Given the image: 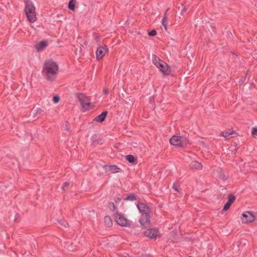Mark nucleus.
I'll list each match as a JSON object with an SVG mask.
<instances>
[{
  "instance_id": "obj_1",
  "label": "nucleus",
  "mask_w": 257,
  "mask_h": 257,
  "mask_svg": "<svg viewBox=\"0 0 257 257\" xmlns=\"http://www.w3.org/2000/svg\"><path fill=\"white\" fill-rule=\"evenodd\" d=\"M43 70L45 72L47 80L53 81L58 73V66L53 61L49 60L44 63Z\"/></svg>"
},
{
  "instance_id": "obj_2",
  "label": "nucleus",
  "mask_w": 257,
  "mask_h": 257,
  "mask_svg": "<svg viewBox=\"0 0 257 257\" xmlns=\"http://www.w3.org/2000/svg\"><path fill=\"white\" fill-rule=\"evenodd\" d=\"M25 3L26 6L24 11L28 20L30 23H33L37 20L35 7L33 3L30 0H25Z\"/></svg>"
},
{
  "instance_id": "obj_3",
  "label": "nucleus",
  "mask_w": 257,
  "mask_h": 257,
  "mask_svg": "<svg viewBox=\"0 0 257 257\" xmlns=\"http://www.w3.org/2000/svg\"><path fill=\"white\" fill-rule=\"evenodd\" d=\"M170 143L171 145L178 147H184L190 144L187 138L183 136H173L170 139Z\"/></svg>"
},
{
  "instance_id": "obj_4",
  "label": "nucleus",
  "mask_w": 257,
  "mask_h": 257,
  "mask_svg": "<svg viewBox=\"0 0 257 257\" xmlns=\"http://www.w3.org/2000/svg\"><path fill=\"white\" fill-rule=\"evenodd\" d=\"M115 220L117 223L121 226L129 227L130 226V220L121 214H116L115 215Z\"/></svg>"
},
{
  "instance_id": "obj_5",
  "label": "nucleus",
  "mask_w": 257,
  "mask_h": 257,
  "mask_svg": "<svg viewBox=\"0 0 257 257\" xmlns=\"http://www.w3.org/2000/svg\"><path fill=\"white\" fill-rule=\"evenodd\" d=\"M77 97L80 102L82 107L85 109V110H89L90 102L86 101V99H88V98L83 93H77Z\"/></svg>"
},
{
  "instance_id": "obj_6",
  "label": "nucleus",
  "mask_w": 257,
  "mask_h": 257,
  "mask_svg": "<svg viewBox=\"0 0 257 257\" xmlns=\"http://www.w3.org/2000/svg\"><path fill=\"white\" fill-rule=\"evenodd\" d=\"M139 222L144 228L150 227L151 226L150 213H146V212L142 213Z\"/></svg>"
},
{
  "instance_id": "obj_7",
  "label": "nucleus",
  "mask_w": 257,
  "mask_h": 257,
  "mask_svg": "<svg viewBox=\"0 0 257 257\" xmlns=\"http://www.w3.org/2000/svg\"><path fill=\"white\" fill-rule=\"evenodd\" d=\"M242 216L241 220L243 223L252 222L255 220V217L251 211L244 212L242 213Z\"/></svg>"
},
{
  "instance_id": "obj_8",
  "label": "nucleus",
  "mask_w": 257,
  "mask_h": 257,
  "mask_svg": "<svg viewBox=\"0 0 257 257\" xmlns=\"http://www.w3.org/2000/svg\"><path fill=\"white\" fill-rule=\"evenodd\" d=\"M145 236L150 237L151 239H156L159 236V230L157 228H150L144 232Z\"/></svg>"
},
{
  "instance_id": "obj_9",
  "label": "nucleus",
  "mask_w": 257,
  "mask_h": 257,
  "mask_svg": "<svg viewBox=\"0 0 257 257\" xmlns=\"http://www.w3.org/2000/svg\"><path fill=\"white\" fill-rule=\"evenodd\" d=\"M107 51V48L102 46H99L96 52V58L98 60L101 59Z\"/></svg>"
},
{
  "instance_id": "obj_10",
  "label": "nucleus",
  "mask_w": 257,
  "mask_h": 257,
  "mask_svg": "<svg viewBox=\"0 0 257 257\" xmlns=\"http://www.w3.org/2000/svg\"><path fill=\"white\" fill-rule=\"evenodd\" d=\"M158 68L164 75H168L171 73V68L165 62V64L159 65Z\"/></svg>"
},
{
  "instance_id": "obj_11",
  "label": "nucleus",
  "mask_w": 257,
  "mask_h": 257,
  "mask_svg": "<svg viewBox=\"0 0 257 257\" xmlns=\"http://www.w3.org/2000/svg\"><path fill=\"white\" fill-rule=\"evenodd\" d=\"M137 208L140 212L142 213H145V212L146 213H150V208L147 205L142 202L138 203L137 204Z\"/></svg>"
},
{
  "instance_id": "obj_12",
  "label": "nucleus",
  "mask_w": 257,
  "mask_h": 257,
  "mask_svg": "<svg viewBox=\"0 0 257 257\" xmlns=\"http://www.w3.org/2000/svg\"><path fill=\"white\" fill-rule=\"evenodd\" d=\"M235 197L233 195H229L228 197V201L224 205L223 210L224 211L227 210L230 207L231 205L234 202Z\"/></svg>"
},
{
  "instance_id": "obj_13",
  "label": "nucleus",
  "mask_w": 257,
  "mask_h": 257,
  "mask_svg": "<svg viewBox=\"0 0 257 257\" xmlns=\"http://www.w3.org/2000/svg\"><path fill=\"white\" fill-rule=\"evenodd\" d=\"M107 114V111H103L100 115H98L94 119V120L96 122H102L104 121L106 115Z\"/></svg>"
},
{
  "instance_id": "obj_14",
  "label": "nucleus",
  "mask_w": 257,
  "mask_h": 257,
  "mask_svg": "<svg viewBox=\"0 0 257 257\" xmlns=\"http://www.w3.org/2000/svg\"><path fill=\"white\" fill-rule=\"evenodd\" d=\"M190 168L192 169L201 170L202 169V165L197 161H192L190 164Z\"/></svg>"
},
{
  "instance_id": "obj_15",
  "label": "nucleus",
  "mask_w": 257,
  "mask_h": 257,
  "mask_svg": "<svg viewBox=\"0 0 257 257\" xmlns=\"http://www.w3.org/2000/svg\"><path fill=\"white\" fill-rule=\"evenodd\" d=\"M47 46V43L46 41H42L36 45V48L38 50H42L45 48Z\"/></svg>"
},
{
  "instance_id": "obj_16",
  "label": "nucleus",
  "mask_w": 257,
  "mask_h": 257,
  "mask_svg": "<svg viewBox=\"0 0 257 257\" xmlns=\"http://www.w3.org/2000/svg\"><path fill=\"white\" fill-rule=\"evenodd\" d=\"M126 160L130 163L137 164V159L132 155H128L126 156Z\"/></svg>"
},
{
  "instance_id": "obj_17",
  "label": "nucleus",
  "mask_w": 257,
  "mask_h": 257,
  "mask_svg": "<svg viewBox=\"0 0 257 257\" xmlns=\"http://www.w3.org/2000/svg\"><path fill=\"white\" fill-rule=\"evenodd\" d=\"M169 9H167L165 12L164 17L162 20V24L164 27L165 30L167 31V24H168V18L167 17V12L168 11Z\"/></svg>"
},
{
  "instance_id": "obj_18",
  "label": "nucleus",
  "mask_w": 257,
  "mask_h": 257,
  "mask_svg": "<svg viewBox=\"0 0 257 257\" xmlns=\"http://www.w3.org/2000/svg\"><path fill=\"white\" fill-rule=\"evenodd\" d=\"M104 221L105 226L107 227H110L112 225V219L110 217L108 216H106L104 217Z\"/></svg>"
},
{
  "instance_id": "obj_19",
  "label": "nucleus",
  "mask_w": 257,
  "mask_h": 257,
  "mask_svg": "<svg viewBox=\"0 0 257 257\" xmlns=\"http://www.w3.org/2000/svg\"><path fill=\"white\" fill-rule=\"evenodd\" d=\"M121 169L118 168L116 165H111L109 166V171L112 173H118L121 172Z\"/></svg>"
},
{
  "instance_id": "obj_20",
  "label": "nucleus",
  "mask_w": 257,
  "mask_h": 257,
  "mask_svg": "<svg viewBox=\"0 0 257 257\" xmlns=\"http://www.w3.org/2000/svg\"><path fill=\"white\" fill-rule=\"evenodd\" d=\"M235 131H226L221 133V136L224 137L225 139H227L229 136L235 134Z\"/></svg>"
},
{
  "instance_id": "obj_21",
  "label": "nucleus",
  "mask_w": 257,
  "mask_h": 257,
  "mask_svg": "<svg viewBox=\"0 0 257 257\" xmlns=\"http://www.w3.org/2000/svg\"><path fill=\"white\" fill-rule=\"evenodd\" d=\"M76 5V1L75 0H71L68 4V8L69 10L74 11L75 10Z\"/></svg>"
},
{
  "instance_id": "obj_22",
  "label": "nucleus",
  "mask_w": 257,
  "mask_h": 257,
  "mask_svg": "<svg viewBox=\"0 0 257 257\" xmlns=\"http://www.w3.org/2000/svg\"><path fill=\"white\" fill-rule=\"evenodd\" d=\"M137 199V197L134 194H129L126 198L124 199L125 200L134 201Z\"/></svg>"
},
{
  "instance_id": "obj_23",
  "label": "nucleus",
  "mask_w": 257,
  "mask_h": 257,
  "mask_svg": "<svg viewBox=\"0 0 257 257\" xmlns=\"http://www.w3.org/2000/svg\"><path fill=\"white\" fill-rule=\"evenodd\" d=\"M219 178L220 179H222L223 181L226 180L227 178L226 177L225 174H224L223 170L221 168L219 169Z\"/></svg>"
},
{
  "instance_id": "obj_24",
  "label": "nucleus",
  "mask_w": 257,
  "mask_h": 257,
  "mask_svg": "<svg viewBox=\"0 0 257 257\" xmlns=\"http://www.w3.org/2000/svg\"><path fill=\"white\" fill-rule=\"evenodd\" d=\"M108 206L109 209L111 211H114L115 209V206L114 203L113 202H109L108 204Z\"/></svg>"
},
{
  "instance_id": "obj_25",
  "label": "nucleus",
  "mask_w": 257,
  "mask_h": 257,
  "mask_svg": "<svg viewBox=\"0 0 257 257\" xmlns=\"http://www.w3.org/2000/svg\"><path fill=\"white\" fill-rule=\"evenodd\" d=\"M160 60V59L158 57H157L156 55H154L153 56V62L154 64V65L155 64H156L157 63H158V61Z\"/></svg>"
},
{
  "instance_id": "obj_26",
  "label": "nucleus",
  "mask_w": 257,
  "mask_h": 257,
  "mask_svg": "<svg viewBox=\"0 0 257 257\" xmlns=\"http://www.w3.org/2000/svg\"><path fill=\"white\" fill-rule=\"evenodd\" d=\"M179 187V184L178 183L176 182L174 183L173 185V188L177 192H179V190H178V188Z\"/></svg>"
},
{
  "instance_id": "obj_27",
  "label": "nucleus",
  "mask_w": 257,
  "mask_h": 257,
  "mask_svg": "<svg viewBox=\"0 0 257 257\" xmlns=\"http://www.w3.org/2000/svg\"><path fill=\"white\" fill-rule=\"evenodd\" d=\"M60 100V97L58 95H55L53 97V101L54 103H57Z\"/></svg>"
},
{
  "instance_id": "obj_28",
  "label": "nucleus",
  "mask_w": 257,
  "mask_h": 257,
  "mask_svg": "<svg viewBox=\"0 0 257 257\" xmlns=\"http://www.w3.org/2000/svg\"><path fill=\"white\" fill-rule=\"evenodd\" d=\"M148 35L150 36H155L157 35V32L155 30H153L151 32H149Z\"/></svg>"
},
{
  "instance_id": "obj_29",
  "label": "nucleus",
  "mask_w": 257,
  "mask_h": 257,
  "mask_svg": "<svg viewBox=\"0 0 257 257\" xmlns=\"http://www.w3.org/2000/svg\"><path fill=\"white\" fill-rule=\"evenodd\" d=\"M161 64H165V62H164V61H162L160 59V61H158V63H157L156 64H155V65L158 68L159 67V65H160Z\"/></svg>"
},
{
  "instance_id": "obj_30",
  "label": "nucleus",
  "mask_w": 257,
  "mask_h": 257,
  "mask_svg": "<svg viewBox=\"0 0 257 257\" xmlns=\"http://www.w3.org/2000/svg\"><path fill=\"white\" fill-rule=\"evenodd\" d=\"M252 135H257V127H253L251 132Z\"/></svg>"
},
{
  "instance_id": "obj_31",
  "label": "nucleus",
  "mask_w": 257,
  "mask_h": 257,
  "mask_svg": "<svg viewBox=\"0 0 257 257\" xmlns=\"http://www.w3.org/2000/svg\"><path fill=\"white\" fill-rule=\"evenodd\" d=\"M19 218V214L18 213H16L15 215V218L14 219V221L15 222L17 221V219Z\"/></svg>"
},
{
  "instance_id": "obj_32",
  "label": "nucleus",
  "mask_w": 257,
  "mask_h": 257,
  "mask_svg": "<svg viewBox=\"0 0 257 257\" xmlns=\"http://www.w3.org/2000/svg\"><path fill=\"white\" fill-rule=\"evenodd\" d=\"M69 185V183L68 182H65L63 185V187H62V189L63 190H64V188L65 187H68V186Z\"/></svg>"
},
{
  "instance_id": "obj_33",
  "label": "nucleus",
  "mask_w": 257,
  "mask_h": 257,
  "mask_svg": "<svg viewBox=\"0 0 257 257\" xmlns=\"http://www.w3.org/2000/svg\"><path fill=\"white\" fill-rule=\"evenodd\" d=\"M94 39L96 42H98L100 41L99 36L98 35L95 36Z\"/></svg>"
},
{
  "instance_id": "obj_34",
  "label": "nucleus",
  "mask_w": 257,
  "mask_h": 257,
  "mask_svg": "<svg viewBox=\"0 0 257 257\" xmlns=\"http://www.w3.org/2000/svg\"><path fill=\"white\" fill-rule=\"evenodd\" d=\"M69 124L68 122H66L65 124V129L67 131H69L70 128H69Z\"/></svg>"
},
{
  "instance_id": "obj_35",
  "label": "nucleus",
  "mask_w": 257,
  "mask_h": 257,
  "mask_svg": "<svg viewBox=\"0 0 257 257\" xmlns=\"http://www.w3.org/2000/svg\"><path fill=\"white\" fill-rule=\"evenodd\" d=\"M103 92L105 94H106V95L108 94V93H109L108 89H107V88H104V89H103Z\"/></svg>"
},
{
  "instance_id": "obj_36",
  "label": "nucleus",
  "mask_w": 257,
  "mask_h": 257,
  "mask_svg": "<svg viewBox=\"0 0 257 257\" xmlns=\"http://www.w3.org/2000/svg\"><path fill=\"white\" fill-rule=\"evenodd\" d=\"M43 112V110L41 108H38L37 110L36 114H41Z\"/></svg>"
},
{
  "instance_id": "obj_37",
  "label": "nucleus",
  "mask_w": 257,
  "mask_h": 257,
  "mask_svg": "<svg viewBox=\"0 0 257 257\" xmlns=\"http://www.w3.org/2000/svg\"><path fill=\"white\" fill-rule=\"evenodd\" d=\"M254 217H255V220L257 219V213L255 214V215H254Z\"/></svg>"
},
{
  "instance_id": "obj_38",
  "label": "nucleus",
  "mask_w": 257,
  "mask_h": 257,
  "mask_svg": "<svg viewBox=\"0 0 257 257\" xmlns=\"http://www.w3.org/2000/svg\"><path fill=\"white\" fill-rule=\"evenodd\" d=\"M186 8H184L183 9V11H182V12H185V11H186Z\"/></svg>"
}]
</instances>
